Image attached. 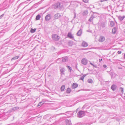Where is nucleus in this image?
<instances>
[{"instance_id":"1","label":"nucleus","mask_w":125,"mask_h":125,"mask_svg":"<svg viewBox=\"0 0 125 125\" xmlns=\"http://www.w3.org/2000/svg\"><path fill=\"white\" fill-rule=\"evenodd\" d=\"M61 3H57L52 5V8L54 9H60L62 6Z\"/></svg>"},{"instance_id":"2","label":"nucleus","mask_w":125,"mask_h":125,"mask_svg":"<svg viewBox=\"0 0 125 125\" xmlns=\"http://www.w3.org/2000/svg\"><path fill=\"white\" fill-rule=\"evenodd\" d=\"M52 39L56 41H58L60 38V37L57 34H53L52 36Z\"/></svg>"},{"instance_id":"3","label":"nucleus","mask_w":125,"mask_h":125,"mask_svg":"<svg viewBox=\"0 0 125 125\" xmlns=\"http://www.w3.org/2000/svg\"><path fill=\"white\" fill-rule=\"evenodd\" d=\"M106 24V23L102 21H99L98 22L99 26L100 27L104 28L105 27Z\"/></svg>"},{"instance_id":"4","label":"nucleus","mask_w":125,"mask_h":125,"mask_svg":"<svg viewBox=\"0 0 125 125\" xmlns=\"http://www.w3.org/2000/svg\"><path fill=\"white\" fill-rule=\"evenodd\" d=\"M84 111H80L78 113V117L79 118L82 117L84 116Z\"/></svg>"},{"instance_id":"5","label":"nucleus","mask_w":125,"mask_h":125,"mask_svg":"<svg viewBox=\"0 0 125 125\" xmlns=\"http://www.w3.org/2000/svg\"><path fill=\"white\" fill-rule=\"evenodd\" d=\"M52 17V15L50 14H48L45 17V19L46 21H48L50 20Z\"/></svg>"},{"instance_id":"6","label":"nucleus","mask_w":125,"mask_h":125,"mask_svg":"<svg viewBox=\"0 0 125 125\" xmlns=\"http://www.w3.org/2000/svg\"><path fill=\"white\" fill-rule=\"evenodd\" d=\"M81 62L82 64L85 65L87 63V60L86 59L84 58L82 59Z\"/></svg>"},{"instance_id":"7","label":"nucleus","mask_w":125,"mask_h":125,"mask_svg":"<svg viewBox=\"0 0 125 125\" xmlns=\"http://www.w3.org/2000/svg\"><path fill=\"white\" fill-rule=\"evenodd\" d=\"M61 75L64 74L65 69L63 67H61L60 68Z\"/></svg>"},{"instance_id":"8","label":"nucleus","mask_w":125,"mask_h":125,"mask_svg":"<svg viewBox=\"0 0 125 125\" xmlns=\"http://www.w3.org/2000/svg\"><path fill=\"white\" fill-rule=\"evenodd\" d=\"M61 16V15L60 13H57L54 15L53 17L55 19H58Z\"/></svg>"},{"instance_id":"9","label":"nucleus","mask_w":125,"mask_h":125,"mask_svg":"<svg viewBox=\"0 0 125 125\" xmlns=\"http://www.w3.org/2000/svg\"><path fill=\"white\" fill-rule=\"evenodd\" d=\"M67 37L70 39H72L73 40H74V37L70 33H68L67 34Z\"/></svg>"},{"instance_id":"10","label":"nucleus","mask_w":125,"mask_h":125,"mask_svg":"<svg viewBox=\"0 0 125 125\" xmlns=\"http://www.w3.org/2000/svg\"><path fill=\"white\" fill-rule=\"evenodd\" d=\"M105 40V37L103 36H101L99 39V41L100 42H104Z\"/></svg>"},{"instance_id":"11","label":"nucleus","mask_w":125,"mask_h":125,"mask_svg":"<svg viewBox=\"0 0 125 125\" xmlns=\"http://www.w3.org/2000/svg\"><path fill=\"white\" fill-rule=\"evenodd\" d=\"M82 46L84 47L87 46L88 45V44L84 41H83L82 43Z\"/></svg>"},{"instance_id":"12","label":"nucleus","mask_w":125,"mask_h":125,"mask_svg":"<svg viewBox=\"0 0 125 125\" xmlns=\"http://www.w3.org/2000/svg\"><path fill=\"white\" fill-rule=\"evenodd\" d=\"M78 86V84L75 83H73L72 85V88L73 89H75L77 88Z\"/></svg>"},{"instance_id":"13","label":"nucleus","mask_w":125,"mask_h":125,"mask_svg":"<svg viewBox=\"0 0 125 125\" xmlns=\"http://www.w3.org/2000/svg\"><path fill=\"white\" fill-rule=\"evenodd\" d=\"M117 86L115 84H113L112 85L111 87V89L113 91L115 90Z\"/></svg>"},{"instance_id":"14","label":"nucleus","mask_w":125,"mask_h":125,"mask_svg":"<svg viewBox=\"0 0 125 125\" xmlns=\"http://www.w3.org/2000/svg\"><path fill=\"white\" fill-rule=\"evenodd\" d=\"M73 4L75 6H76V7H77L78 5V4H80V5H81V3L80 2H73Z\"/></svg>"},{"instance_id":"15","label":"nucleus","mask_w":125,"mask_h":125,"mask_svg":"<svg viewBox=\"0 0 125 125\" xmlns=\"http://www.w3.org/2000/svg\"><path fill=\"white\" fill-rule=\"evenodd\" d=\"M66 125H71L72 123L70 120H66Z\"/></svg>"},{"instance_id":"16","label":"nucleus","mask_w":125,"mask_h":125,"mask_svg":"<svg viewBox=\"0 0 125 125\" xmlns=\"http://www.w3.org/2000/svg\"><path fill=\"white\" fill-rule=\"evenodd\" d=\"M88 14V10H84L82 13L83 15L84 16H86Z\"/></svg>"},{"instance_id":"17","label":"nucleus","mask_w":125,"mask_h":125,"mask_svg":"<svg viewBox=\"0 0 125 125\" xmlns=\"http://www.w3.org/2000/svg\"><path fill=\"white\" fill-rule=\"evenodd\" d=\"M68 60V58L67 57H63L62 58V61L63 62H65Z\"/></svg>"},{"instance_id":"18","label":"nucleus","mask_w":125,"mask_h":125,"mask_svg":"<svg viewBox=\"0 0 125 125\" xmlns=\"http://www.w3.org/2000/svg\"><path fill=\"white\" fill-rule=\"evenodd\" d=\"M82 33V31L81 29L79 30L77 32V35L78 36H81Z\"/></svg>"},{"instance_id":"19","label":"nucleus","mask_w":125,"mask_h":125,"mask_svg":"<svg viewBox=\"0 0 125 125\" xmlns=\"http://www.w3.org/2000/svg\"><path fill=\"white\" fill-rule=\"evenodd\" d=\"M94 17H95L93 15H92L91 17L90 18V19L88 20L90 22H91Z\"/></svg>"},{"instance_id":"20","label":"nucleus","mask_w":125,"mask_h":125,"mask_svg":"<svg viewBox=\"0 0 125 125\" xmlns=\"http://www.w3.org/2000/svg\"><path fill=\"white\" fill-rule=\"evenodd\" d=\"M110 24L111 27H113L114 25L115 24L113 21H110Z\"/></svg>"},{"instance_id":"21","label":"nucleus","mask_w":125,"mask_h":125,"mask_svg":"<svg viewBox=\"0 0 125 125\" xmlns=\"http://www.w3.org/2000/svg\"><path fill=\"white\" fill-rule=\"evenodd\" d=\"M125 18V16H119L118 17V19L120 21L123 20Z\"/></svg>"},{"instance_id":"22","label":"nucleus","mask_w":125,"mask_h":125,"mask_svg":"<svg viewBox=\"0 0 125 125\" xmlns=\"http://www.w3.org/2000/svg\"><path fill=\"white\" fill-rule=\"evenodd\" d=\"M19 57H20V56H19L14 57L13 58H12L11 59V60H15L16 59H18Z\"/></svg>"},{"instance_id":"23","label":"nucleus","mask_w":125,"mask_h":125,"mask_svg":"<svg viewBox=\"0 0 125 125\" xmlns=\"http://www.w3.org/2000/svg\"><path fill=\"white\" fill-rule=\"evenodd\" d=\"M71 89L70 88H68L66 92L67 93H70L71 91Z\"/></svg>"},{"instance_id":"24","label":"nucleus","mask_w":125,"mask_h":125,"mask_svg":"<svg viewBox=\"0 0 125 125\" xmlns=\"http://www.w3.org/2000/svg\"><path fill=\"white\" fill-rule=\"evenodd\" d=\"M65 88V86L64 85H62L61 88V91H63Z\"/></svg>"},{"instance_id":"25","label":"nucleus","mask_w":125,"mask_h":125,"mask_svg":"<svg viewBox=\"0 0 125 125\" xmlns=\"http://www.w3.org/2000/svg\"><path fill=\"white\" fill-rule=\"evenodd\" d=\"M40 17H41V16L40 15H39V14H38L36 16V20H39L40 19Z\"/></svg>"},{"instance_id":"26","label":"nucleus","mask_w":125,"mask_h":125,"mask_svg":"<svg viewBox=\"0 0 125 125\" xmlns=\"http://www.w3.org/2000/svg\"><path fill=\"white\" fill-rule=\"evenodd\" d=\"M88 82L90 83H93V80L91 79H89L87 81Z\"/></svg>"},{"instance_id":"27","label":"nucleus","mask_w":125,"mask_h":125,"mask_svg":"<svg viewBox=\"0 0 125 125\" xmlns=\"http://www.w3.org/2000/svg\"><path fill=\"white\" fill-rule=\"evenodd\" d=\"M119 90L122 93L124 92V89L122 87H120L119 89Z\"/></svg>"},{"instance_id":"28","label":"nucleus","mask_w":125,"mask_h":125,"mask_svg":"<svg viewBox=\"0 0 125 125\" xmlns=\"http://www.w3.org/2000/svg\"><path fill=\"white\" fill-rule=\"evenodd\" d=\"M73 45V43L71 42H68V45L69 46H72Z\"/></svg>"},{"instance_id":"29","label":"nucleus","mask_w":125,"mask_h":125,"mask_svg":"<svg viewBox=\"0 0 125 125\" xmlns=\"http://www.w3.org/2000/svg\"><path fill=\"white\" fill-rule=\"evenodd\" d=\"M66 67L68 69L70 70V72H71L72 70V69L71 68L70 66H66Z\"/></svg>"},{"instance_id":"30","label":"nucleus","mask_w":125,"mask_h":125,"mask_svg":"<svg viewBox=\"0 0 125 125\" xmlns=\"http://www.w3.org/2000/svg\"><path fill=\"white\" fill-rule=\"evenodd\" d=\"M86 76V75H83L80 77V79L83 81L84 77Z\"/></svg>"},{"instance_id":"31","label":"nucleus","mask_w":125,"mask_h":125,"mask_svg":"<svg viewBox=\"0 0 125 125\" xmlns=\"http://www.w3.org/2000/svg\"><path fill=\"white\" fill-rule=\"evenodd\" d=\"M36 30V29H31V33H33L35 32Z\"/></svg>"},{"instance_id":"32","label":"nucleus","mask_w":125,"mask_h":125,"mask_svg":"<svg viewBox=\"0 0 125 125\" xmlns=\"http://www.w3.org/2000/svg\"><path fill=\"white\" fill-rule=\"evenodd\" d=\"M44 104L43 102H40L38 104V106H40Z\"/></svg>"},{"instance_id":"33","label":"nucleus","mask_w":125,"mask_h":125,"mask_svg":"<svg viewBox=\"0 0 125 125\" xmlns=\"http://www.w3.org/2000/svg\"><path fill=\"white\" fill-rule=\"evenodd\" d=\"M116 31L115 30V28H114L112 29V32L113 33H116Z\"/></svg>"},{"instance_id":"34","label":"nucleus","mask_w":125,"mask_h":125,"mask_svg":"<svg viewBox=\"0 0 125 125\" xmlns=\"http://www.w3.org/2000/svg\"><path fill=\"white\" fill-rule=\"evenodd\" d=\"M19 109V108L18 107H15L13 109V110L14 111H15L16 110L18 109Z\"/></svg>"},{"instance_id":"35","label":"nucleus","mask_w":125,"mask_h":125,"mask_svg":"<svg viewBox=\"0 0 125 125\" xmlns=\"http://www.w3.org/2000/svg\"><path fill=\"white\" fill-rule=\"evenodd\" d=\"M4 15V14H3L2 15H1L0 16V19L2 17H3Z\"/></svg>"},{"instance_id":"36","label":"nucleus","mask_w":125,"mask_h":125,"mask_svg":"<svg viewBox=\"0 0 125 125\" xmlns=\"http://www.w3.org/2000/svg\"><path fill=\"white\" fill-rule=\"evenodd\" d=\"M107 0H100V2H102L103 1H107Z\"/></svg>"},{"instance_id":"37","label":"nucleus","mask_w":125,"mask_h":125,"mask_svg":"<svg viewBox=\"0 0 125 125\" xmlns=\"http://www.w3.org/2000/svg\"><path fill=\"white\" fill-rule=\"evenodd\" d=\"M117 53L118 54H120L121 53V51H119Z\"/></svg>"},{"instance_id":"38","label":"nucleus","mask_w":125,"mask_h":125,"mask_svg":"<svg viewBox=\"0 0 125 125\" xmlns=\"http://www.w3.org/2000/svg\"><path fill=\"white\" fill-rule=\"evenodd\" d=\"M107 67V66L105 65H103V67L104 68H106Z\"/></svg>"},{"instance_id":"39","label":"nucleus","mask_w":125,"mask_h":125,"mask_svg":"<svg viewBox=\"0 0 125 125\" xmlns=\"http://www.w3.org/2000/svg\"><path fill=\"white\" fill-rule=\"evenodd\" d=\"M99 62H100L101 61H102L103 60H102V59H99Z\"/></svg>"},{"instance_id":"40","label":"nucleus","mask_w":125,"mask_h":125,"mask_svg":"<svg viewBox=\"0 0 125 125\" xmlns=\"http://www.w3.org/2000/svg\"><path fill=\"white\" fill-rule=\"evenodd\" d=\"M90 64L93 66H94V65L91 62L90 63Z\"/></svg>"},{"instance_id":"41","label":"nucleus","mask_w":125,"mask_h":125,"mask_svg":"<svg viewBox=\"0 0 125 125\" xmlns=\"http://www.w3.org/2000/svg\"><path fill=\"white\" fill-rule=\"evenodd\" d=\"M76 17V14L75 13L74 14V18H75Z\"/></svg>"},{"instance_id":"42","label":"nucleus","mask_w":125,"mask_h":125,"mask_svg":"<svg viewBox=\"0 0 125 125\" xmlns=\"http://www.w3.org/2000/svg\"><path fill=\"white\" fill-rule=\"evenodd\" d=\"M87 32H91V31H89V30H87Z\"/></svg>"},{"instance_id":"43","label":"nucleus","mask_w":125,"mask_h":125,"mask_svg":"<svg viewBox=\"0 0 125 125\" xmlns=\"http://www.w3.org/2000/svg\"><path fill=\"white\" fill-rule=\"evenodd\" d=\"M124 94L125 95V96H124V99H125V94Z\"/></svg>"},{"instance_id":"44","label":"nucleus","mask_w":125,"mask_h":125,"mask_svg":"<svg viewBox=\"0 0 125 125\" xmlns=\"http://www.w3.org/2000/svg\"><path fill=\"white\" fill-rule=\"evenodd\" d=\"M124 58H125V54H124Z\"/></svg>"},{"instance_id":"45","label":"nucleus","mask_w":125,"mask_h":125,"mask_svg":"<svg viewBox=\"0 0 125 125\" xmlns=\"http://www.w3.org/2000/svg\"><path fill=\"white\" fill-rule=\"evenodd\" d=\"M124 32L125 33V30H124Z\"/></svg>"},{"instance_id":"46","label":"nucleus","mask_w":125,"mask_h":125,"mask_svg":"<svg viewBox=\"0 0 125 125\" xmlns=\"http://www.w3.org/2000/svg\"><path fill=\"white\" fill-rule=\"evenodd\" d=\"M94 67H96V66L94 65V66H93Z\"/></svg>"},{"instance_id":"47","label":"nucleus","mask_w":125,"mask_h":125,"mask_svg":"<svg viewBox=\"0 0 125 125\" xmlns=\"http://www.w3.org/2000/svg\"><path fill=\"white\" fill-rule=\"evenodd\" d=\"M53 117H54V116H55V115H53Z\"/></svg>"},{"instance_id":"48","label":"nucleus","mask_w":125,"mask_h":125,"mask_svg":"<svg viewBox=\"0 0 125 125\" xmlns=\"http://www.w3.org/2000/svg\"><path fill=\"white\" fill-rule=\"evenodd\" d=\"M52 117H50V118H52Z\"/></svg>"},{"instance_id":"49","label":"nucleus","mask_w":125,"mask_h":125,"mask_svg":"<svg viewBox=\"0 0 125 125\" xmlns=\"http://www.w3.org/2000/svg\"><path fill=\"white\" fill-rule=\"evenodd\" d=\"M72 2H71V4H72Z\"/></svg>"}]
</instances>
